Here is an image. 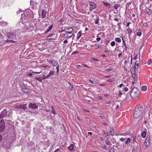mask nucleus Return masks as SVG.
Returning <instances> with one entry per match:
<instances>
[{
  "instance_id": "0eeeda50",
  "label": "nucleus",
  "mask_w": 152,
  "mask_h": 152,
  "mask_svg": "<svg viewBox=\"0 0 152 152\" xmlns=\"http://www.w3.org/2000/svg\"><path fill=\"white\" fill-rule=\"evenodd\" d=\"M69 31H66V33H68V34H69L70 35H66V37H71L73 35V33H72L73 31V29L72 27H69Z\"/></svg>"
},
{
  "instance_id": "f03ea898",
  "label": "nucleus",
  "mask_w": 152,
  "mask_h": 152,
  "mask_svg": "<svg viewBox=\"0 0 152 152\" xmlns=\"http://www.w3.org/2000/svg\"><path fill=\"white\" fill-rule=\"evenodd\" d=\"M20 87L21 88L23 92H25V94H30L29 92H30V90L29 89L26 88V87L23 84H21L20 85Z\"/></svg>"
},
{
  "instance_id": "9d476101",
  "label": "nucleus",
  "mask_w": 152,
  "mask_h": 152,
  "mask_svg": "<svg viewBox=\"0 0 152 152\" xmlns=\"http://www.w3.org/2000/svg\"><path fill=\"white\" fill-rule=\"evenodd\" d=\"M137 92H138V91L136 88H133L131 91L130 95L133 94V93H134V94H138Z\"/></svg>"
},
{
  "instance_id": "c03bdc74",
  "label": "nucleus",
  "mask_w": 152,
  "mask_h": 152,
  "mask_svg": "<svg viewBox=\"0 0 152 152\" xmlns=\"http://www.w3.org/2000/svg\"><path fill=\"white\" fill-rule=\"evenodd\" d=\"M142 33L141 32H138L137 33V35L139 36H141Z\"/></svg>"
},
{
  "instance_id": "680f3d73",
  "label": "nucleus",
  "mask_w": 152,
  "mask_h": 152,
  "mask_svg": "<svg viewBox=\"0 0 152 152\" xmlns=\"http://www.w3.org/2000/svg\"><path fill=\"white\" fill-rule=\"evenodd\" d=\"M82 66L81 65H77V68H82Z\"/></svg>"
},
{
  "instance_id": "58836bf2",
  "label": "nucleus",
  "mask_w": 152,
  "mask_h": 152,
  "mask_svg": "<svg viewBox=\"0 0 152 152\" xmlns=\"http://www.w3.org/2000/svg\"><path fill=\"white\" fill-rule=\"evenodd\" d=\"M21 105H18L16 106V108L18 109H22Z\"/></svg>"
},
{
  "instance_id": "37998d69",
  "label": "nucleus",
  "mask_w": 152,
  "mask_h": 152,
  "mask_svg": "<svg viewBox=\"0 0 152 152\" xmlns=\"http://www.w3.org/2000/svg\"><path fill=\"white\" fill-rule=\"evenodd\" d=\"M143 26L144 27H147L148 25L147 23H144L143 24Z\"/></svg>"
},
{
  "instance_id": "aec40b11",
  "label": "nucleus",
  "mask_w": 152,
  "mask_h": 152,
  "mask_svg": "<svg viewBox=\"0 0 152 152\" xmlns=\"http://www.w3.org/2000/svg\"><path fill=\"white\" fill-rule=\"evenodd\" d=\"M120 6L121 5L120 4H115L113 7L115 9L117 10L118 7H120Z\"/></svg>"
},
{
  "instance_id": "3c124183",
  "label": "nucleus",
  "mask_w": 152,
  "mask_h": 152,
  "mask_svg": "<svg viewBox=\"0 0 152 152\" xmlns=\"http://www.w3.org/2000/svg\"><path fill=\"white\" fill-rule=\"evenodd\" d=\"M131 142V141H129L128 140H127L125 142V143L126 144H128V143H129Z\"/></svg>"
},
{
  "instance_id": "052dcab7",
  "label": "nucleus",
  "mask_w": 152,
  "mask_h": 152,
  "mask_svg": "<svg viewBox=\"0 0 152 152\" xmlns=\"http://www.w3.org/2000/svg\"><path fill=\"white\" fill-rule=\"evenodd\" d=\"M60 151V148H58L54 152H58V151Z\"/></svg>"
},
{
  "instance_id": "e2e57ef3",
  "label": "nucleus",
  "mask_w": 152,
  "mask_h": 152,
  "mask_svg": "<svg viewBox=\"0 0 152 152\" xmlns=\"http://www.w3.org/2000/svg\"><path fill=\"white\" fill-rule=\"evenodd\" d=\"M149 138H148V137H147L146 138V140H145V141H146V142H147L149 141Z\"/></svg>"
},
{
  "instance_id": "2f4dec72",
  "label": "nucleus",
  "mask_w": 152,
  "mask_h": 152,
  "mask_svg": "<svg viewBox=\"0 0 152 152\" xmlns=\"http://www.w3.org/2000/svg\"><path fill=\"white\" fill-rule=\"evenodd\" d=\"M69 89L70 90H72L74 89V87L72 85H70L69 86Z\"/></svg>"
},
{
  "instance_id": "a19ab883",
  "label": "nucleus",
  "mask_w": 152,
  "mask_h": 152,
  "mask_svg": "<svg viewBox=\"0 0 152 152\" xmlns=\"http://www.w3.org/2000/svg\"><path fill=\"white\" fill-rule=\"evenodd\" d=\"M113 70V68H108V69H106V70L108 72H109L110 71H112Z\"/></svg>"
},
{
  "instance_id": "774afa93",
  "label": "nucleus",
  "mask_w": 152,
  "mask_h": 152,
  "mask_svg": "<svg viewBox=\"0 0 152 152\" xmlns=\"http://www.w3.org/2000/svg\"><path fill=\"white\" fill-rule=\"evenodd\" d=\"M68 42L67 39L65 40L63 42L64 43H68Z\"/></svg>"
},
{
  "instance_id": "c85d7f7f",
  "label": "nucleus",
  "mask_w": 152,
  "mask_h": 152,
  "mask_svg": "<svg viewBox=\"0 0 152 152\" xmlns=\"http://www.w3.org/2000/svg\"><path fill=\"white\" fill-rule=\"evenodd\" d=\"M149 142H148V144H147V142L146 141H145V142H144L143 144V145L145 146H146L145 148H148V147L149 145Z\"/></svg>"
},
{
  "instance_id": "c9c22d12",
  "label": "nucleus",
  "mask_w": 152,
  "mask_h": 152,
  "mask_svg": "<svg viewBox=\"0 0 152 152\" xmlns=\"http://www.w3.org/2000/svg\"><path fill=\"white\" fill-rule=\"evenodd\" d=\"M114 80V79L113 78H111L110 79H108L107 80V81L109 82H112Z\"/></svg>"
},
{
  "instance_id": "5701e85b",
  "label": "nucleus",
  "mask_w": 152,
  "mask_h": 152,
  "mask_svg": "<svg viewBox=\"0 0 152 152\" xmlns=\"http://www.w3.org/2000/svg\"><path fill=\"white\" fill-rule=\"evenodd\" d=\"M147 89V87L146 86H143L141 88V90L142 91H145Z\"/></svg>"
},
{
  "instance_id": "4d7b16f0",
  "label": "nucleus",
  "mask_w": 152,
  "mask_h": 152,
  "mask_svg": "<svg viewBox=\"0 0 152 152\" xmlns=\"http://www.w3.org/2000/svg\"><path fill=\"white\" fill-rule=\"evenodd\" d=\"M106 143L107 144V145H110L111 144L110 142L109 141H108Z\"/></svg>"
},
{
  "instance_id": "412c9836",
  "label": "nucleus",
  "mask_w": 152,
  "mask_h": 152,
  "mask_svg": "<svg viewBox=\"0 0 152 152\" xmlns=\"http://www.w3.org/2000/svg\"><path fill=\"white\" fill-rule=\"evenodd\" d=\"M53 28V25H51L49 28L46 31L45 33L46 34L48 32L50 31Z\"/></svg>"
},
{
  "instance_id": "0e129e2a",
  "label": "nucleus",
  "mask_w": 152,
  "mask_h": 152,
  "mask_svg": "<svg viewBox=\"0 0 152 152\" xmlns=\"http://www.w3.org/2000/svg\"><path fill=\"white\" fill-rule=\"evenodd\" d=\"M53 34H50L48 36H47V38H48V37H51L52 35H53Z\"/></svg>"
},
{
  "instance_id": "393cba45",
  "label": "nucleus",
  "mask_w": 152,
  "mask_h": 152,
  "mask_svg": "<svg viewBox=\"0 0 152 152\" xmlns=\"http://www.w3.org/2000/svg\"><path fill=\"white\" fill-rule=\"evenodd\" d=\"M134 75H132V77L134 78V80H136L137 79L136 76L135 74V71L134 70Z\"/></svg>"
},
{
  "instance_id": "49530a36",
  "label": "nucleus",
  "mask_w": 152,
  "mask_h": 152,
  "mask_svg": "<svg viewBox=\"0 0 152 152\" xmlns=\"http://www.w3.org/2000/svg\"><path fill=\"white\" fill-rule=\"evenodd\" d=\"M69 27H67L65 28L64 29V30H65V32L68 31V30H69Z\"/></svg>"
},
{
  "instance_id": "7ed1b4c3",
  "label": "nucleus",
  "mask_w": 152,
  "mask_h": 152,
  "mask_svg": "<svg viewBox=\"0 0 152 152\" xmlns=\"http://www.w3.org/2000/svg\"><path fill=\"white\" fill-rule=\"evenodd\" d=\"M5 123L3 119H1L0 121V132H2L4 130L5 127Z\"/></svg>"
},
{
  "instance_id": "2eb2a0df",
  "label": "nucleus",
  "mask_w": 152,
  "mask_h": 152,
  "mask_svg": "<svg viewBox=\"0 0 152 152\" xmlns=\"http://www.w3.org/2000/svg\"><path fill=\"white\" fill-rule=\"evenodd\" d=\"M46 12L44 10H43L42 11V16L43 18H45L46 17Z\"/></svg>"
},
{
  "instance_id": "338daca9",
  "label": "nucleus",
  "mask_w": 152,
  "mask_h": 152,
  "mask_svg": "<svg viewBox=\"0 0 152 152\" xmlns=\"http://www.w3.org/2000/svg\"><path fill=\"white\" fill-rule=\"evenodd\" d=\"M32 74L31 72H30L28 74V75L29 76H31L32 75Z\"/></svg>"
},
{
  "instance_id": "a211bd4d",
  "label": "nucleus",
  "mask_w": 152,
  "mask_h": 152,
  "mask_svg": "<svg viewBox=\"0 0 152 152\" xmlns=\"http://www.w3.org/2000/svg\"><path fill=\"white\" fill-rule=\"evenodd\" d=\"M69 150L70 151H72L74 149V146L73 144H71L68 148Z\"/></svg>"
},
{
  "instance_id": "79ce46f5",
  "label": "nucleus",
  "mask_w": 152,
  "mask_h": 152,
  "mask_svg": "<svg viewBox=\"0 0 152 152\" xmlns=\"http://www.w3.org/2000/svg\"><path fill=\"white\" fill-rule=\"evenodd\" d=\"M6 42H15V41H14L13 40H6Z\"/></svg>"
},
{
  "instance_id": "f257e3e1",
  "label": "nucleus",
  "mask_w": 152,
  "mask_h": 152,
  "mask_svg": "<svg viewBox=\"0 0 152 152\" xmlns=\"http://www.w3.org/2000/svg\"><path fill=\"white\" fill-rule=\"evenodd\" d=\"M142 108L141 107H136L134 113V117L135 118H138L142 113Z\"/></svg>"
},
{
  "instance_id": "a18cd8bd",
  "label": "nucleus",
  "mask_w": 152,
  "mask_h": 152,
  "mask_svg": "<svg viewBox=\"0 0 152 152\" xmlns=\"http://www.w3.org/2000/svg\"><path fill=\"white\" fill-rule=\"evenodd\" d=\"M99 18H98V19H97L96 20H95L94 22L95 24H97L99 23Z\"/></svg>"
},
{
  "instance_id": "09e8293b",
  "label": "nucleus",
  "mask_w": 152,
  "mask_h": 152,
  "mask_svg": "<svg viewBox=\"0 0 152 152\" xmlns=\"http://www.w3.org/2000/svg\"><path fill=\"white\" fill-rule=\"evenodd\" d=\"M151 63V60H148L147 62V64L148 65H150Z\"/></svg>"
},
{
  "instance_id": "ea45409f",
  "label": "nucleus",
  "mask_w": 152,
  "mask_h": 152,
  "mask_svg": "<svg viewBox=\"0 0 152 152\" xmlns=\"http://www.w3.org/2000/svg\"><path fill=\"white\" fill-rule=\"evenodd\" d=\"M115 42L114 41H112L111 43V45L112 46H113L115 45Z\"/></svg>"
},
{
  "instance_id": "bb28decb",
  "label": "nucleus",
  "mask_w": 152,
  "mask_h": 152,
  "mask_svg": "<svg viewBox=\"0 0 152 152\" xmlns=\"http://www.w3.org/2000/svg\"><path fill=\"white\" fill-rule=\"evenodd\" d=\"M51 107H52V111H51L50 112H51L52 113H53V115H55L56 113L55 110H54V109L53 106H51Z\"/></svg>"
},
{
  "instance_id": "6ab92c4d",
  "label": "nucleus",
  "mask_w": 152,
  "mask_h": 152,
  "mask_svg": "<svg viewBox=\"0 0 152 152\" xmlns=\"http://www.w3.org/2000/svg\"><path fill=\"white\" fill-rule=\"evenodd\" d=\"M81 36V31H79L77 34V39H79L80 38Z\"/></svg>"
},
{
  "instance_id": "bf43d9fd",
  "label": "nucleus",
  "mask_w": 152,
  "mask_h": 152,
  "mask_svg": "<svg viewBox=\"0 0 152 152\" xmlns=\"http://www.w3.org/2000/svg\"><path fill=\"white\" fill-rule=\"evenodd\" d=\"M105 77L106 78H109L111 77V75H108V76H105Z\"/></svg>"
},
{
  "instance_id": "473e14b6",
  "label": "nucleus",
  "mask_w": 152,
  "mask_h": 152,
  "mask_svg": "<svg viewBox=\"0 0 152 152\" xmlns=\"http://www.w3.org/2000/svg\"><path fill=\"white\" fill-rule=\"evenodd\" d=\"M54 72L53 71H51L49 72V73L48 75L50 76H51L53 75L54 74Z\"/></svg>"
},
{
  "instance_id": "a878e982",
  "label": "nucleus",
  "mask_w": 152,
  "mask_h": 152,
  "mask_svg": "<svg viewBox=\"0 0 152 152\" xmlns=\"http://www.w3.org/2000/svg\"><path fill=\"white\" fill-rule=\"evenodd\" d=\"M146 131L143 132L141 134V136L142 138H144L146 136Z\"/></svg>"
},
{
  "instance_id": "4be33fe9",
  "label": "nucleus",
  "mask_w": 152,
  "mask_h": 152,
  "mask_svg": "<svg viewBox=\"0 0 152 152\" xmlns=\"http://www.w3.org/2000/svg\"><path fill=\"white\" fill-rule=\"evenodd\" d=\"M51 62L53 66H56L58 64V63L55 61H53V62Z\"/></svg>"
},
{
  "instance_id": "20e7f679",
  "label": "nucleus",
  "mask_w": 152,
  "mask_h": 152,
  "mask_svg": "<svg viewBox=\"0 0 152 152\" xmlns=\"http://www.w3.org/2000/svg\"><path fill=\"white\" fill-rule=\"evenodd\" d=\"M7 37L10 39H14L16 37V34L12 32H9L7 33Z\"/></svg>"
},
{
  "instance_id": "423d86ee",
  "label": "nucleus",
  "mask_w": 152,
  "mask_h": 152,
  "mask_svg": "<svg viewBox=\"0 0 152 152\" xmlns=\"http://www.w3.org/2000/svg\"><path fill=\"white\" fill-rule=\"evenodd\" d=\"M50 110L46 109L43 110L42 113V115L43 116H48V117H49V116L50 115Z\"/></svg>"
},
{
  "instance_id": "8fccbe9b",
  "label": "nucleus",
  "mask_w": 152,
  "mask_h": 152,
  "mask_svg": "<svg viewBox=\"0 0 152 152\" xmlns=\"http://www.w3.org/2000/svg\"><path fill=\"white\" fill-rule=\"evenodd\" d=\"M34 1L32 0H31L30 1V4L31 5H33Z\"/></svg>"
},
{
  "instance_id": "e433bc0d",
  "label": "nucleus",
  "mask_w": 152,
  "mask_h": 152,
  "mask_svg": "<svg viewBox=\"0 0 152 152\" xmlns=\"http://www.w3.org/2000/svg\"><path fill=\"white\" fill-rule=\"evenodd\" d=\"M22 18V21L23 22H24L26 23V22H27V17H26V19L23 18H23Z\"/></svg>"
},
{
  "instance_id": "4468645a",
  "label": "nucleus",
  "mask_w": 152,
  "mask_h": 152,
  "mask_svg": "<svg viewBox=\"0 0 152 152\" xmlns=\"http://www.w3.org/2000/svg\"><path fill=\"white\" fill-rule=\"evenodd\" d=\"M135 144L136 145H135V146H134V148H133V149L132 150V152H134L135 151V152H137L136 151V150L137 149V148L138 147V145L137 143H135Z\"/></svg>"
},
{
  "instance_id": "de8ad7c7",
  "label": "nucleus",
  "mask_w": 152,
  "mask_h": 152,
  "mask_svg": "<svg viewBox=\"0 0 152 152\" xmlns=\"http://www.w3.org/2000/svg\"><path fill=\"white\" fill-rule=\"evenodd\" d=\"M35 79L36 80H38L39 81L41 82L42 81V80L41 79H40L39 78H38L36 77L35 78Z\"/></svg>"
},
{
  "instance_id": "5fc2aeb1",
  "label": "nucleus",
  "mask_w": 152,
  "mask_h": 152,
  "mask_svg": "<svg viewBox=\"0 0 152 152\" xmlns=\"http://www.w3.org/2000/svg\"><path fill=\"white\" fill-rule=\"evenodd\" d=\"M106 103L107 104H110L111 103V102L110 101H107Z\"/></svg>"
},
{
  "instance_id": "ddd939ff",
  "label": "nucleus",
  "mask_w": 152,
  "mask_h": 152,
  "mask_svg": "<svg viewBox=\"0 0 152 152\" xmlns=\"http://www.w3.org/2000/svg\"><path fill=\"white\" fill-rule=\"evenodd\" d=\"M145 10L149 15H151L152 14V11L151 10L146 8L145 9Z\"/></svg>"
},
{
  "instance_id": "6e6552de",
  "label": "nucleus",
  "mask_w": 152,
  "mask_h": 152,
  "mask_svg": "<svg viewBox=\"0 0 152 152\" xmlns=\"http://www.w3.org/2000/svg\"><path fill=\"white\" fill-rule=\"evenodd\" d=\"M28 107L29 108L33 110H36L38 109V106L36 105L35 104L30 103L28 105Z\"/></svg>"
},
{
  "instance_id": "dca6fc26",
  "label": "nucleus",
  "mask_w": 152,
  "mask_h": 152,
  "mask_svg": "<svg viewBox=\"0 0 152 152\" xmlns=\"http://www.w3.org/2000/svg\"><path fill=\"white\" fill-rule=\"evenodd\" d=\"M27 105V104H21V107H22V108H21L22 109H23V110H25V109H27V106H26Z\"/></svg>"
},
{
  "instance_id": "72a5a7b5",
  "label": "nucleus",
  "mask_w": 152,
  "mask_h": 152,
  "mask_svg": "<svg viewBox=\"0 0 152 152\" xmlns=\"http://www.w3.org/2000/svg\"><path fill=\"white\" fill-rule=\"evenodd\" d=\"M127 31L129 34H131L132 32V29L130 28H129L127 29Z\"/></svg>"
},
{
  "instance_id": "b1692460",
  "label": "nucleus",
  "mask_w": 152,
  "mask_h": 152,
  "mask_svg": "<svg viewBox=\"0 0 152 152\" xmlns=\"http://www.w3.org/2000/svg\"><path fill=\"white\" fill-rule=\"evenodd\" d=\"M135 143H137V142L136 141H133V142H132V143H131V147H133V148H134V146H135V145H136L135 144Z\"/></svg>"
},
{
  "instance_id": "13d9d810",
  "label": "nucleus",
  "mask_w": 152,
  "mask_h": 152,
  "mask_svg": "<svg viewBox=\"0 0 152 152\" xmlns=\"http://www.w3.org/2000/svg\"><path fill=\"white\" fill-rule=\"evenodd\" d=\"M122 40H123V44L125 45V46H126V43L125 42V41L123 39V38L122 39Z\"/></svg>"
},
{
  "instance_id": "4c0bfd02",
  "label": "nucleus",
  "mask_w": 152,
  "mask_h": 152,
  "mask_svg": "<svg viewBox=\"0 0 152 152\" xmlns=\"http://www.w3.org/2000/svg\"><path fill=\"white\" fill-rule=\"evenodd\" d=\"M105 136L107 138H109V134L108 132L104 133Z\"/></svg>"
},
{
  "instance_id": "69168bd1",
  "label": "nucleus",
  "mask_w": 152,
  "mask_h": 152,
  "mask_svg": "<svg viewBox=\"0 0 152 152\" xmlns=\"http://www.w3.org/2000/svg\"><path fill=\"white\" fill-rule=\"evenodd\" d=\"M101 39V38L100 37H98L96 38V40L97 41H99Z\"/></svg>"
},
{
  "instance_id": "6e6d98bb",
  "label": "nucleus",
  "mask_w": 152,
  "mask_h": 152,
  "mask_svg": "<svg viewBox=\"0 0 152 152\" xmlns=\"http://www.w3.org/2000/svg\"><path fill=\"white\" fill-rule=\"evenodd\" d=\"M125 140V138H121L120 140L122 141V142H124V140Z\"/></svg>"
},
{
  "instance_id": "603ef678",
  "label": "nucleus",
  "mask_w": 152,
  "mask_h": 152,
  "mask_svg": "<svg viewBox=\"0 0 152 152\" xmlns=\"http://www.w3.org/2000/svg\"><path fill=\"white\" fill-rule=\"evenodd\" d=\"M102 148L105 150H107V148L106 145H104L103 147H102Z\"/></svg>"
},
{
  "instance_id": "c756f323",
  "label": "nucleus",
  "mask_w": 152,
  "mask_h": 152,
  "mask_svg": "<svg viewBox=\"0 0 152 152\" xmlns=\"http://www.w3.org/2000/svg\"><path fill=\"white\" fill-rule=\"evenodd\" d=\"M50 77L48 75L46 76H45V75H44L43 76V78L42 79L44 80L47 78H49Z\"/></svg>"
},
{
  "instance_id": "f3484780",
  "label": "nucleus",
  "mask_w": 152,
  "mask_h": 152,
  "mask_svg": "<svg viewBox=\"0 0 152 152\" xmlns=\"http://www.w3.org/2000/svg\"><path fill=\"white\" fill-rule=\"evenodd\" d=\"M103 3H104V5L105 7H110V4L108 3V2H104V1H103Z\"/></svg>"
},
{
  "instance_id": "9b49d317",
  "label": "nucleus",
  "mask_w": 152,
  "mask_h": 152,
  "mask_svg": "<svg viewBox=\"0 0 152 152\" xmlns=\"http://www.w3.org/2000/svg\"><path fill=\"white\" fill-rule=\"evenodd\" d=\"M89 81L91 83L95 84H97L98 83L97 80L96 79L94 78H92L91 79H89Z\"/></svg>"
},
{
  "instance_id": "7c9ffc66",
  "label": "nucleus",
  "mask_w": 152,
  "mask_h": 152,
  "mask_svg": "<svg viewBox=\"0 0 152 152\" xmlns=\"http://www.w3.org/2000/svg\"><path fill=\"white\" fill-rule=\"evenodd\" d=\"M129 97H130V98L131 99H134L138 97L137 96H128Z\"/></svg>"
},
{
  "instance_id": "1a4fd4ad",
  "label": "nucleus",
  "mask_w": 152,
  "mask_h": 152,
  "mask_svg": "<svg viewBox=\"0 0 152 152\" xmlns=\"http://www.w3.org/2000/svg\"><path fill=\"white\" fill-rule=\"evenodd\" d=\"M89 4L90 6V8L93 9H95L96 7V4L93 2L89 1Z\"/></svg>"
},
{
  "instance_id": "f704fd0d",
  "label": "nucleus",
  "mask_w": 152,
  "mask_h": 152,
  "mask_svg": "<svg viewBox=\"0 0 152 152\" xmlns=\"http://www.w3.org/2000/svg\"><path fill=\"white\" fill-rule=\"evenodd\" d=\"M114 148L113 147H111L110 150L109 152H114Z\"/></svg>"
},
{
  "instance_id": "39448f33",
  "label": "nucleus",
  "mask_w": 152,
  "mask_h": 152,
  "mask_svg": "<svg viewBox=\"0 0 152 152\" xmlns=\"http://www.w3.org/2000/svg\"><path fill=\"white\" fill-rule=\"evenodd\" d=\"M8 111L6 109L4 110L0 114V118H3L8 115Z\"/></svg>"
},
{
  "instance_id": "cd10ccee",
  "label": "nucleus",
  "mask_w": 152,
  "mask_h": 152,
  "mask_svg": "<svg viewBox=\"0 0 152 152\" xmlns=\"http://www.w3.org/2000/svg\"><path fill=\"white\" fill-rule=\"evenodd\" d=\"M115 40L116 41L118 42H121V39L119 37L116 38L115 39Z\"/></svg>"
},
{
  "instance_id": "f8f14e48",
  "label": "nucleus",
  "mask_w": 152,
  "mask_h": 152,
  "mask_svg": "<svg viewBox=\"0 0 152 152\" xmlns=\"http://www.w3.org/2000/svg\"><path fill=\"white\" fill-rule=\"evenodd\" d=\"M110 130L109 131L110 134L111 135L113 136V135H114V133L113 128L112 127H110Z\"/></svg>"
},
{
  "instance_id": "864d4df0",
  "label": "nucleus",
  "mask_w": 152,
  "mask_h": 152,
  "mask_svg": "<svg viewBox=\"0 0 152 152\" xmlns=\"http://www.w3.org/2000/svg\"><path fill=\"white\" fill-rule=\"evenodd\" d=\"M43 67H44L45 68H50V66L48 65H45L43 66Z\"/></svg>"
}]
</instances>
